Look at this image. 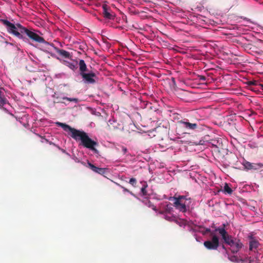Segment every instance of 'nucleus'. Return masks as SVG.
I'll list each match as a JSON object with an SVG mask.
<instances>
[{"instance_id":"17","label":"nucleus","mask_w":263,"mask_h":263,"mask_svg":"<svg viewBox=\"0 0 263 263\" xmlns=\"http://www.w3.org/2000/svg\"><path fill=\"white\" fill-rule=\"evenodd\" d=\"M2 88H0V107H2L3 105L6 104L7 102L6 98L3 95L2 91Z\"/></svg>"},{"instance_id":"1","label":"nucleus","mask_w":263,"mask_h":263,"mask_svg":"<svg viewBox=\"0 0 263 263\" xmlns=\"http://www.w3.org/2000/svg\"><path fill=\"white\" fill-rule=\"evenodd\" d=\"M57 124L65 131H69L71 133V137L76 141H80V144L84 147L89 149L95 154L99 153L98 150L96 148L98 143L89 138L86 133L72 128L65 123L57 122Z\"/></svg>"},{"instance_id":"6","label":"nucleus","mask_w":263,"mask_h":263,"mask_svg":"<svg viewBox=\"0 0 263 263\" xmlns=\"http://www.w3.org/2000/svg\"><path fill=\"white\" fill-rule=\"evenodd\" d=\"M0 22H1L4 25H5L9 33L13 34L15 36H21V35L18 33V24L14 25L7 20L1 19Z\"/></svg>"},{"instance_id":"21","label":"nucleus","mask_w":263,"mask_h":263,"mask_svg":"<svg viewBox=\"0 0 263 263\" xmlns=\"http://www.w3.org/2000/svg\"><path fill=\"white\" fill-rule=\"evenodd\" d=\"M63 100H66L68 101H70V102H74L75 103H78V101H79V99H77V98H68V97H63Z\"/></svg>"},{"instance_id":"25","label":"nucleus","mask_w":263,"mask_h":263,"mask_svg":"<svg viewBox=\"0 0 263 263\" xmlns=\"http://www.w3.org/2000/svg\"><path fill=\"white\" fill-rule=\"evenodd\" d=\"M147 187V185L146 184H145L143 185V187L141 189V192L143 195H146L147 194V191L146 190Z\"/></svg>"},{"instance_id":"15","label":"nucleus","mask_w":263,"mask_h":263,"mask_svg":"<svg viewBox=\"0 0 263 263\" xmlns=\"http://www.w3.org/2000/svg\"><path fill=\"white\" fill-rule=\"evenodd\" d=\"M57 52L59 55H60L61 56H62L65 58H70L71 57L70 53L65 50H63V49H58L57 50Z\"/></svg>"},{"instance_id":"13","label":"nucleus","mask_w":263,"mask_h":263,"mask_svg":"<svg viewBox=\"0 0 263 263\" xmlns=\"http://www.w3.org/2000/svg\"><path fill=\"white\" fill-rule=\"evenodd\" d=\"M243 166L245 169L247 170H255L256 169V164L253 163H250L248 161H246L243 163Z\"/></svg>"},{"instance_id":"31","label":"nucleus","mask_w":263,"mask_h":263,"mask_svg":"<svg viewBox=\"0 0 263 263\" xmlns=\"http://www.w3.org/2000/svg\"><path fill=\"white\" fill-rule=\"evenodd\" d=\"M50 144H53L54 145H55L54 144H53L52 142H49Z\"/></svg>"},{"instance_id":"27","label":"nucleus","mask_w":263,"mask_h":263,"mask_svg":"<svg viewBox=\"0 0 263 263\" xmlns=\"http://www.w3.org/2000/svg\"><path fill=\"white\" fill-rule=\"evenodd\" d=\"M198 78L200 81H205V80H206V77L204 76L199 75Z\"/></svg>"},{"instance_id":"18","label":"nucleus","mask_w":263,"mask_h":263,"mask_svg":"<svg viewBox=\"0 0 263 263\" xmlns=\"http://www.w3.org/2000/svg\"><path fill=\"white\" fill-rule=\"evenodd\" d=\"M223 191L224 193L228 194H231L233 192L231 188L229 186V185L227 183H226L224 186Z\"/></svg>"},{"instance_id":"12","label":"nucleus","mask_w":263,"mask_h":263,"mask_svg":"<svg viewBox=\"0 0 263 263\" xmlns=\"http://www.w3.org/2000/svg\"><path fill=\"white\" fill-rule=\"evenodd\" d=\"M259 243L256 239L251 238L249 242V250L252 251L254 249H257L258 247Z\"/></svg>"},{"instance_id":"23","label":"nucleus","mask_w":263,"mask_h":263,"mask_svg":"<svg viewBox=\"0 0 263 263\" xmlns=\"http://www.w3.org/2000/svg\"><path fill=\"white\" fill-rule=\"evenodd\" d=\"M215 232H217V231H215V230L214 231H211L210 229H209V228H206V229H205V231L202 233V234H203V235H205V234H207V233H210V236H211V233H215Z\"/></svg>"},{"instance_id":"32","label":"nucleus","mask_w":263,"mask_h":263,"mask_svg":"<svg viewBox=\"0 0 263 263\" xmlns=\"http://www.w3.org/2000/svg\"><path fill=\"white\" fill-rule=\"evenodd\" d=\"M222 248H223V249H225V250H226V247H224V245H223V246H222Z\"/></svg>"},{"instance_id":"24","label":"nucleus","mask_w":263,"mask_h":263,"mask_svg":"<svg viewBox=\"0 0 263 263\" xmlns=\"http://www.w3.org/2000/svg\"><path fill=\"white\" fill-rule=\"evenodd\" d=\"M129 183L134 187L136 186L137 183V180L135 178H132L129 181Z\"/></svg>"},{"instance_id":"7","label":"nucleus","mask_w":263,"mask_h":263,"mask_svg":"<svg viewBox=\"0 0 263 263\" xmlns=\"http://www.w3.org/2000/svg\"><path fill=\"white\" fill-rule=\"evenodd\" d=\"M80 76L82 77L83 80L85 83L95 84L96 82L95 79L96 78V74L92 71H90L88 73H86V72H83L80 74Z\"/></svg>"},{"instance_id":"8","label":"nucleus","mask_w":263,"mask_h":263,"mask_svg":"<svg viewBox=\"0 0 263 263\" xmlns=\"http://www.w3.org/2000/svg\"><path fill=\"white\" fill-rule=\"evenodd\" d=\"M102 8V15L105 18L111 20H114L115 14L110 10L107 5H103Z\"/></svg>"},{"instance_id":"2","label":"nucleus","mask_w":263,"mask_h":263,"mask_svg":"<svg viewBox=\"0 0 263 263\" xmlns=\"http://www.w3.org/2000/svg\"><path fill=\"white\" fill-rule=\"evenodd\" d=\"M226 224L223 223L220 227L215 228V231L218 232L221 236L224 242L230 246L232 253H237L242 247L243 245L239 239L233 238L229 235L225 229Z\"/></svg>"},{"instance_id":"34","label":"nucleus","mask_w":263,"mask_h":263,"mask_svg":"<svg viewBox=\"0 0 263 263\" xmlns=\"http://www.w3.org/2000/svg\"><path fill=\"white\" fill-rule=\"evenodd\" d=\"M81 163H82V164H84V162H81Z\"/></svg>"},{"instance_id":"19","label":"nucleus","mask_w":263,"mask_h":263,"mask_svg":"<svg viewBox=\"0 0 263 263\" xmlns=\"http://www.w3.org/2000/svg\"><path fill=\"white\" fill-rule=\"evenodd\" d=\"M145 203V204L147 205L148 207L152 208L153 210L157 211V209L156 206H155L151 201L146 200L145 201H144Z\"/></svg>"},{"instance_id":"33","label":"nucleus","mask_w":263,"mask_h":263,"mask_svg":"<svg viewBox=\"0 0 263 263\" xmlns=\"http://www.w3.org/2000/svg\"><path fill=\"white\" fill-rule=\"evenodd\" d=\"M45 140L47 141V142H48V140L47 139H45Z\"/></svg>"},{"instance_id":"20","label":"nucleus","mask_w":263,"mask_h":263,"mask_svg":"<svg viewBox=\"0 0 263 263\" xmlns=\"http://www.w3.org/2000/svg\"><path fill=\"white\" fill-rule=\"evenodd\" d=\"M230 260L234 262H238L239 261V259L238 258L237 256L233 255L229 257Z\"/></svg>"},{"instance_id":"5","label":"nucleus","mask_w":263,"mask_h":263,"mask_svg":"<svg viewBox=\"0 0 263 263\" xmlns=\"http://www.w3.org/2000/svg\"><path fill=\"white\" fill-rule=\"evenodd\" d=\"M211 240L205 241L203 245L208 250H217L219 246V238L214 233H211Z\"/></svg>"},{"instance_id":"14","label":"nucleus","mask_w":263,"mask_h":263,"mask_svg":"<svg viewBox=\"0 0 263 263\" xmlns=\"http://www.w3.org/2000/svg\"><path fill=\"white\" fill-rule=\"evenodd\" d=\"M64 64L67 67H68L71 70H75L77 69L78 63L77 62H70L68 61H64Z\"/></svg>"},{"instance_id":"16","label":"nucleus","mask_w":263,"mask_h":263,"mask_svg":"<svg viewBox=\"0 0 263 263\" xmlns=\"http://www.w3.org/2000/svg\"><path fill=\"white\" fill-rule=\"evenodd\" d=\"M162 208L164 210V211H165L166 214L167 213L170 214L173 211V208L170 203L162 204Z\"/></svg>"},{"instance_id":"29","label":"nucleus","mask_w":263,"mask_h":263,"mask_svg":"<svg viewBox=\"0 0 263 263\" xmlns=\"http://www.w3.org/2000/svg\"><path fill=\"white\" fill-rule=\"evenodd\" d=\"M159 213L160 214H164V215H166V213L165 212V211H164V209H162V210H160L159 212Z\"/></svg>"},{"instance_id":"26","label":"nucleus","mask_w":263,"mask_h":263,"mask_svg":"<svg viewBox=\"0 0 263 263\" xmlns=\"http://www.w3.org/2000/svg\"><path fill=\"white\" fill-rule=\"evenodd\" d=\"M257 84V82L256 81H249L248 82V84L250 86L256 85Z\"/></svg>"},{"instance_id":"22","label":"nucleus","mask_w":263,"mask_h":263,"mask_svg":"<svg viewBox=\"0 0 263 263\" xmlns=\"http://www.w3.org/2000/svg\"><path fill=\"white\" fill-rule=\"evenodd\" d=\"M164 218L165 219L168 220V221H175V217L174 216H168V215H164Z\"/></svg>"},{"instance_id":"9","label":"nucleus","mask_w":263,"mask_h":263,"mask_svg":"<svg viewBox=\"0 0 263 263\" xmlns=\"http://www.w3.org/2000/svg\"><path fill=\"white\" fill-rule=\"evenodd\" d=\"M88 167L91 169L93 172L100 175H104L106 173L107 169L106 168H101L96 166L93 164L89 161L87 162Z\"/></svg>"},{"instance_id":"4","label":"nucleus","mask_w":263,"mask_h":263,"mask_svg":"<svg viewBox=\"0 0 263 263\" xmlns=\"http://www.w3.org/2000/svg\"><path fill=\"white\" fill-rule=\"evenodd\" d=\"M170 200H174V206L179 211L185 213L187 211L189 205L187 204L188 199L184 196L170 197Z\"/></svg>"},{"instance_id":"30","label":"nucleus","mask_w":263,"mask_h":263,"mask_svg":"<svg viewBox=\"0 0 263 263\" xmlns=\"http://www.w3.org/2000/svg\"><path fill=\"white\" fill-rule=\"evenodd\" d=\"M122 152H123L124 154H125L127 151V149L126 147H123L122 148Z\"/></svg>"},{"instance_id":"3","label":"nucleus","mask_w":263,"mask_h":263,"mask_svg":"<svg viewBox=\"0 0 263 263\" xmlns=\"http://www.w3.org/2000/svg\"><path fill=\"white\" fill-rule=\"evenodd\" d=\"M18 33L21 35V36H17L20 39H22L23 41H26L27 39L24 36V34H26L30 39L40 43H43L45 42L43 37L39 36L36 33L32 32L25 27L23 26L21 24H18Z\"/></svg>"},{"instance_id":"28","label":"nucleus","mask_w":263,"mask_h":263,"mask_svg":"<svg viewBox=\"0 0 263 263\" xmlns=\"http://www.w3.org/2000/svg\"><path fill=\"white\" fill-rule=\"evenodd\" d=\"M117 184L118 185H119L120 187H121L122 189H123V191H124V192H129V193H131V192H130L128 189H127L125 188L124 187L122 186V185H121L120 184H118V183H117Z\"/></svg>"},{"instance_id":"11","label":"nucleus","mask_w":263,"mask_h":263,"mask_svg":"<svg viewBox=\"0 0 263 263\" xmlns=\"http://www.w3.org/2000/svg\"><path fill=\"white\" fill-rule=\"evenodd\" d=\"M80 74H81L83 72H85L88 71V69L86 64L83 60H80L79 63Z\"/></svg>"},{"instance_id":"10","label":"nucleus","mask_w":263,"mask_h":263,"mask_svg":"<svg viewBox=\"0 0 263 263\" xmlns=\"http://www.w3.org/2000/svg\"><path fill=\"white\" fill-rule=\"evenodd\" d=\"M180 123L182 124L183 127L190 130H194L198 127V125L196 123H192L188 122V120L180 121Z\"/></svg>"}]
</instances>
